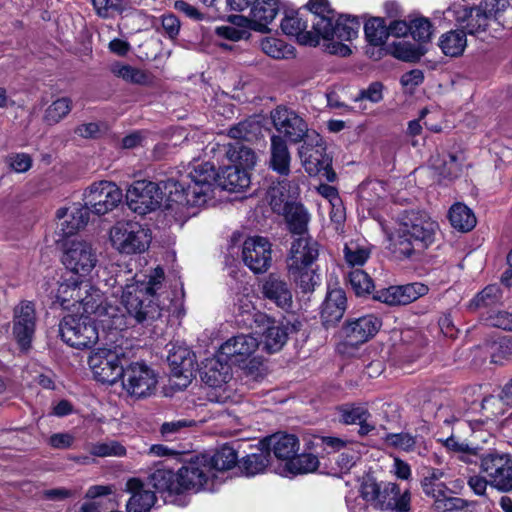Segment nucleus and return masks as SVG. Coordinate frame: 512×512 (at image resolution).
I'll list each match as a JSON object with an SVG mask.
<instances>
[{
	"label": "nucleus",
	"instance_id": "1",
	"mask_svg": "<svg viewBox=\"0 0 512 512\" xmlns=\"http://www.w3.org/2000/svg\"><path fill=\"white\" fill-rule=\"evenodd\" d=\"M163 279L164 271L157 267L147 282L126 284L121 294L122 307H114L107 302L104 304L99 289L73 276L59 282L55 294L52 290L50 295L66 310L96 315L103 329L123 330L130 324L129 320L141 323L160 316L161 308L156 293Z\"/></svg>",
	"mask_w": 512,
	"mask_h": 512
},
{
	"label": "nucleus",
	"instance_id": "2",
	"mask_svg": "<svg viewBox=\"0 0 512 512\" xmlns=\"http://www.w3.org/2000/svg\"><path fill=\"white\" fill-rule=\"evenodd\" d=\"M228 192L245 191L251 183L250 173L225 165L219 174L209 162L194 161L188 165L185 176L179 180L169 178L163 182V188L168 191L165 201L167 215L177 222H184L192 214L190 207H200L214 199L215 182Z\"/></svg>",
	"mask_w": 512,
	"mask_h": 512
},
{
	"label": "nucleus",
	"instance_id": "3",
	"mask_svg": "<svg viewBox=\"0 0 512 512\" xmlns=\"http://www.w3.org/2000/svg\"><path fill=\"white\" fill-rule=\"evenodd\" d=\"M237 459L236 451L228 445L213 455L201 454L191 458L178 470L182 493L214 491L225 481L227 471L236 465Z\"/></svg>",
	"mask_w": 512,
	"mask_h": 512
},
{
	"label": "nucleus",
	"instance_id": "4",
	"mask_svg": "<svg viewBox=\"0 0 512 512\" xmlns=\"http://www.w3.org/2000/svg\"><path fill=\"white\" fill-rule=\"evenodd\" d=\"M439 230L438 222L427 212L404 211L399 216L395 233L389 237L394 254L407 259L421 255L435 243Z\"/></svg>",
	"mask_w": 512,
	"mask_h": 512
},
{
	"label": "nucleus",
	"instance_id": "5",
	"mask_svg": "<svg viewBox=\"0 0 512 512\" xmlns=\"http://www.w3.org/2000/svg\"><path fill=\"white\" fill-rule=\"evenodd\" d=\"M308 10L314 14L313 30L319 37L328 41L329 53L347 56L351 53L345 42L351 39V22L349 16H340L334 23L335 13L328 0H309Z\"/></svg>",
	"mask_w": 512,
	"mask_h": 512
},
{
	"label": "nucleus",
	"instance_id": "6",
	"mask_svg": "<svg viewBox=\"0 0 512 512\" xmlns=\"http://www.w3.org/2000/svg\"><path fill=\"white\" fill-rule=\"evenodd\" d=\"M319 256L318 243L310 235L293 237L287 255V269L291 278L304 290L313 289L315 274L312 264Z\"/></svg>",
	"mask_w": 512,
	"mask_h": 512
},
{
	"label": "nucleus",
	"instance_id": "7",
	"mask_svg": "<svg viewBox=\"0 0 512 512\" xmlns=\"http://www.w3.org/2000/svg\"><path fill=\"white\" fill-rule=\"evenodd\" d=\"M509 5L508 0H483L477 7L469 8L456 3L450 6L446 18H454L457 24L463 26L469 34L485 31L489 23Z\"/></svg>",
	"mask_w": 512,
	"mask_h": 512
},
{
	"label": "nucleus",
	"instance_id": "8",
	"mask_svg": "<svg viewBox=\"0 0 512 512\" xmlns=\"http://www.w3.org/2000/svg\"><path fill=\"white\" fill-rule=\"evenodd\" d=\"M111 247L122 255H137L148 250L151 241V230L137 221L120 220L109 230Z\"/></svg>",
	"mask_w": 512,
	"mask_h": 512
},
{
	"label": "nucleus",
	"instance_id": "9",
	"mask_svg": "<svg viewBox=\"0 0 512 512\" xmlns=\"http://www.w3.org/2000/svg\"><path fill=\"white\" fill-rule=\"evenodd\" d=\"M90 315L83 314V311L76 315L69 314L60 322V334L64 342L71 347L78 349L89 348L99 339V332L96 327L98 322L95 316L94 321L89 318Z\"/></svg>",
	"mask_w": 512,
	"mask_h": 512
},
{
	"label": "nucleus",
	"instance_id": "10",
	"mask_svg": "<svg viewBox=\"0 0 512 512\" xmlns=\"http://www.w3.org/2000/svg\"><path fill=\"white\" fill-rule=\"evenodd\" d=\"M125 360L121 347H99L92 351L88 363L97 381L113 384L120 378Z\"/></svg>",
	"mask_w": 512,
	"mask_h": 512
},
{
	"label": "nucleus",
	"instance_id": "11",
	"mask_svg": "<svg viewBox=\"0 0 512 512\" xmlns=\"http://www.w3.org/2000/svg\"><path fill=\"white\" fill-rule=\"evenodd\" d=\"M122 388L135 399H143L154 394L158 383L155 371L143 362H133L123 369Z\"/></svg>",
	"mask_w": 512,
	"mask_h": 512
},
{
	"label": "nucleus",
	"instance_id": "12",
	"mask_svg": "<svg viewBox=\"0 0 512 512\" xmlns=\"http://www.w3.org/2000/svg\"><path fill=\"white\" fill-rule=\"evenodd\" d=\"M259 341L251 334H237L227 339L219 348L220 357L230 363L251 371L260 361L254 356L259 348Z\"/></svg>",
	"mask_w": 512,
	"mask_h": 512
},
{
	"label": "nucleus",
	"instance_id": "13",
	"mask_svg": "<svg viewBox=\"0 0 512 512\" xmlns=\"http://www.w3.org/2000/svg\"><path fill=\"white\" fill-rule=\"evenodd\" d=\"M123 197L121 189L113 182L102 180L92 183L83 193L84 207L98 216L115 209Z\"/></svg>",
	"mask_w": 512,
	"mask_h": 512
},
{
	"label": "nucleus",
	"instance_id": "14",
	"mask_svg": "<svg viewBox=\"0 0 512 512\" xmlns=\"http://www.w3.org/2000/svg\"><path fill=\"white\" fill-rule=\"evenodd\" d=\"M298 154L305 171L310 176L323 173L328 181L335 179V174L328 170L330 159L325 153V145L321 136L315 131L303 140Z\"/></svg>",
	"mask_w": 512,
	"mask_h": 512
},
{
	"label": "nucleus",
	"instance_id": "15",
	"mask_svg": "<svg viewBox=\"0 0 512 512\" xmlns=\"http://www.w3.org/2000/svg\"><path fill=\"white\" fill-rule=\"evenodd\" d=\"M126 201L129 209L134 213L146 215L161 206L162 188L152 181H134L126 191Z\"/></svg>",
	"mask_w": 512,
	"mask_h": 512
},
{
	"label": "nucleus",
	"instance_id": "16",
	"mask_svg": "<svg viewBox=\"0 0 512 512\" xmlns=\"http://www.w3.org/2000/svg\"><path fill=\"white\" fill-rule=\"evenodd\" d=\"M62 262L73 274L89 276L98 263L96 248L89 241L73 240L64 250Z\"/></svg>",
	"mask_w": 512,
	"mask_h": 512
},
{
	"label": "nucleus",
	"instance_id": "17",
	"mask_svg": "<svg viewBox=\"0 0 512 512\" xmlns=\"http://www.w3.org/2000/svg\"><path fill=\"white\" fill-rule=\"evenodd\" d=\"M481 472L489 478V485L500 492L512 491V456L505 453H487L481 458Z\"/></svg>",
	"mask_w": 512,
	"mask_h": 512
},
{
	"label": "nucleus",
	"instance_id": "18",
	"mask_svg": "<svg viewBox=\"0 0 512 512\" xmlns=\"http://www.w3.org/2000/svg\"><path fill=\"white\" fill-rule=\"evenodd\" d=\"M170 381L177 389H185L195 373V355L186 346H173L169 350Z\"/></svg>",
	"mask_w": 512,
	"mask_h": 512
},
{
	"label": "nucleus",
	"instance_id": "19",
	"mask_svg": "<svg viewBox=\"0 0 512 512\" xmlns=\"http://www.w3.org/2000/svg\"><path fill=\"white\" fill-rule=\"evenodd\" d=\"M242 260L254 273H264L271 266L272 245L262 236H251L242 244Z\"/></svg>",
	"mask_w": 512,
	"mask_h": 512
},
{
	"label": "nucleus",
	"instance_id": "20",
	"mask_svg": "<svg viewBox=\"0 0 512 512\" xmlns=\"http://www.w3.org/2000/svg\"><path fill=\"white\" fill-rule=\"evenodd\" d=\"M274 128L291 143L303 141L311 132L306 122L293 110L279 106L271 113Z\"/></svg>",
	"mask_w": 512,
	"mask_h": 512
},
{
	"label": "nucleus",
	"instance_id": "21",
	"mask_svg": "<svg viewBox=\"0 0 512 512\" xmlns=\"http://www.w3.org/2000/svg\"><path fill=\"white\" fill-rule=\"evenodd\" d=\"M36 328L35 306L30 301H22L14 308L13 335L19 346L30 347Z\"/></svg>",
	"mask_w": 512,
	"mask_h": 512
},
{
	"label": "nucleus",
	"instance_id": "22",
	"mask_svg": "<svg viewBox=\"0 0 512 512\" xmlns=\"http://www.w3.org/2000/svg\"><path fill=\"white\" fill-rule=\"evenodd\" d=\"M429 287L421 282H412L405 285H395L382 289L373 295V300L383 302L390 306L408 305L425 296Z\"/></svg>",
	"mask_w": 512,
	"mask_h": 512
},
{
	"label": "nucleus",
	"instance_id": "23",
	"mask_svg": "<svg viewBox=\"0 0 512 512\" xmlns=\"http://www.w3.org/2000/svg\"><path fill=\"white\" fill-rule=\"evenodd\" d=\"M57 228L63 237L75 235L88 223L89 212L79 203H73L68 207L58 209Z\"/></svg>",
	"mask_w": 512,
	"mask_h": 512
},
{
	"label": "nucleus",
	"instance_id": "24",
	"mask_svg": "<svg viewBox=\"0 0 512 512\" xmlns=\"http://www.w3.org/2000/svg\"><path fill=\"white\" fill-rule=\"evenodd\" d=\"M281 29L284 34L296 37L301 45L317 46L320 37L315 31H307V20H305L299 11L288 10L281 21Z\"/></svg>",
	"mask_w": 512,
	"mask_h": 512
},
{
	"label": "nucleus",
	"instance_id": "25",
	"mask_svg": "<svg viewBox=\"0 0 512 512\" xmlns=\"http://www.w3.org/2000/svg\"><path fill=\"white\" fill-rule=\"evenodd\" d=\"M267 454H271L283 465L290 461L299 450V440L292 434L276 433L260 441Z\"/></svg>",
	"mask_w": 512,
	"mask_h": 512
},
{
	"label": "nucleus",
	"instance_id": "26",
	"mask_svg": "<svg viewBox=\"0 0 512 512\" xmlns=\"http://www.w3.org/2000/svg\"><path fill=\"white\" fill-rule=\"evenodd\" d=\"M253 295L250 293L239 294L234 304V316L236 323L246 328H261L268 321V316L257 310Z\"/></svg>",
	"mask_w": 512,
	"mask_h": 512
},
{
	"label": "nucleus",
	"instance_id": "27",
	"mask_svg": "<svg viewBox=\"0 0 512 512\" xmlns=\"http://www.w3.org/2000/svg\"><path fill=\"white\" fill-rule=\"evenodd\" d=\"M479 407L484 419L467 421L474 433L480 431L482 426L489 429L496 418L503 416L506 411L510 409L506 402H504V396L501 391L498 395H487L483 397Z\"/></svg>",
	"mask_w": 512,
	"mask_h": 512
},
{
	"label": "nucleus",
	"instance_id": "28",
	"mask_svg": "<svg viewBox=\"0 0 512 512\" xmlns=\"http://www.w3.org/2000/svg\"><path fill=\"white\" fill-rule=\"evenodd\" d=\"M411 496L409 491L401 493L400 487L393 482L380 483L375 507L379 510H409Z\"/></svg>",
	"mask_w": 512,
	"mask_h": 512
},
{
	"label": "nucleus",
	"instance_id": "29",
	"mask_svg": "<svg viewBox=\"0 0 512 512\" xmlns=\"http://www.w3.org/2000/svg\"><path fill=\"white\" fill-rule=\"evenodd\" d=\"M230 361L220 357V352L207 360L201 373L202 381L212 388H221L232 377Z\"/></svg>",
	"mask_w": 512,
	"mask_h": 512
},
{
	"label": "nucleus",
	"instance_id": "30",
	"mask_svg": "<svg viewBox=\"0 0 512 512\" xmlns=\"http://www.w3.org/2000/svg\"><path fill=\"white\" fill-rule=\"evenodd\" d=\"M251 8L249 25L252 30L267 33L268 25L275 19L278 10V0H254Z\"/></svg>",
	"mask_w": 512,
	"mask_h": 512
},
{
	"label": "nucleus",
	"instance_id": "31",
	"mask_svg": "<svg viewBox=\"0 0 512 512\" xmlns=\"http://www.w3.org/2000/svg\"><path fill=\"white\" fill-rule=\"evenodd\" d=\"M264 329L262 344L266 351L274 353L282 349L288 339L289 333L294 329L288 323H283L268 317V321L261 326Z\"/></svg>",
	"mask_w": 512,
	"mask_h": 512
},
{
	"label": "nucleus",
	"instance_id": "32",
	"mask_svg": "<svg viewBox=\"0 0 512 512\" xmlns=\"http://www.w3.org/2000/svg\"><path fill=\"white\" fill-rule=\"evenodd\" d=\"M143 483L138 478H130L126 482V491L131 494L126 504L127 512H148L156 501L152 491L145 490Z\"/></svg>",
	"mask_w": 512,
	"mask_h": 512
},
{
	"label": "nucleus",
	"instance_id": "33",
	"mask_svg": "<svg viewBox=\"0 0 512 512\" xmlns=\"http://www.w3.org/2000/svg\"><path fill=\"white\" fill-rule=\"evenodd\" d=\"M262 293L265 298L274 302L283 310L292 306V292L287 283L276 275H269L262 285Z\"/></svg>",
	"mask_w": 512,
	"mask_h": 512
},
{
	"label": "nucleus",
	"instance_id": "34",
	"mask_svg": "<svg viewBox=\"0 0 512 512\" xmlns=\"http://www.w3.org/2000/svg\"><path fill=\"white\" fill-rule=\"evenodd\" d=\"M425 52L426 50L421 44L415 45L409 41L398 40L388 43L385 48H379L378 55L375 59H379L383 55H391L404 62H415L418 61Z\"/></svg>",
	"mask_w": 512,
	"mask_h": 512
},
{
	"label": "nucleus",
	"instance_id": "35",
	"mask_svg": "<svg viewBox=\"0 0 512 512\" xmlns=\"http://www.w3.org/2000/svg\"><path fill=\"white\" fill-rule=\"evenodd\" d=\"M291 154L286 140L280 135L270 138L269 167L282 176L290 173Z\"/></svg>",
	"mask_w": 512,
	"mask_h": 512
},
{
	"label": "nucleus",
	"instance_id": "36",
	"mask_svg": "<svg viewBox=\"0 0 512 512\" xmlns=\"http://www.w3.org/2000/svg\"><path fill=\"white\" fill-rule=\"evenodd\" d=\"M298 195V185L288 180L278 182L268 191L269 202L274 212L283 211V208H286V206L295 204L296 202L294 200Z\"/></svg>",
	"mask_w": 512,
	"mask_h": 512
},
{
	"label": "nucleus",
	"instance_id": "37",
	"mask_svg": "<svg viewBox=\"0 0 512 512\" xmlns=\"http://www.w3.org/2000/svg\"><path fill=\"white\" fill-rule=\"evenodd\" d=\"M276 213L282 214L287 223L288 230L293 234V237H300L308 234V223L310 216L305 207L300 203L290 204L283 208V211Z\"/></svg>",
	"mask_w": 512,
	"mask_h": 512
},
{
	"label": "nucleus",
	"instance_id": "38",
	"mask_svg": "<svg viewBox=\"0 0 512 512\" xmlns=\"http://www.w3.org/2000/svg\"><path fill=\"white\" fill-rule=\"evenodd\" d=\"M319 459L312 453H302L293 456L290 461L279 467L276 472L283 477H294L296 475L315 472L319 467Z\"/></svg>",
	"mask_w": 512,
	"mask_h": 512
},
{
	"label": "nucleus",
	"instance_id": "39",
	"mask_svg": "<svg viewBox=\"0 0 512 512\" xmlns=\"http://www.w3.org/2000/svg\"><path fill=\"white\" fill-rule=\"evenodd\" d=\"M347 299L341 289H332L328 292L322 305L321 318L324 324H333L343 317L346 309Z\"/></svg>",
	"mask_w": 512,
	"mask_h": 512
},
{
	"label": "nucleus",
	"instance_id": "40",
	"mask_svg": "<svg viewBox=\"0 0 512 512\" xmlns=\"http://www.w3.org/2000/svg\"><path fill=\"white\" fill-rule=\"evenodd\" d=\"M229 166L243 169L250 173L257 163V156L255 152L242 144L235 142L228 144L225 153Z\"/></svg>",
	"mask_w": 512,
	"mask_h": 512
},
{
	"label": "nucleus",
	"instance_id": "41",
	"mask_svg": "<svg viewBox=\"0 0 512 512\" xmlns=\"http://www.w3.org/2000/svg\"><path fill=\"white\" fill-rule=\"evenodd\" d=\"M430 167L444 179H454L461 173L462 163L452 153H436L430 158Z\"/></svg>",
	"mask_w": 512,
	"mask_h": 512
},
{
	"label": "nucleus",
	"instance_id": "42",
	"mask_svg": "<svg viewBox=\"0 0 512 512\" xmlns=\"http://www.w3.org/2000/svg\"><path fill=\"white\" fill-rule=\"evenodd\" d=\"M148 482L159 492L182 493L178 472L174 473L170 469L157 468L149 475Z\"/></svg>",
	"mask_w": 512,
	"mask_h": 512
},
{
	"label": "nucleus",
	"instance_id": "43",
	"mask_svg": "<svg viewBox=\"0 0 512 512\" xmlns=\"http://www.w3.org/2000/svg\"><path fill=\"white\" fill-rule=\"evenodd\" d=\"M385 194L382 182L370 180L361 184L358 188V198L362 210L367 209L369 215H374L373 210L379 205L380 199Z\"/></svg>",
	"mask_w": 512,
	"mask_h": 512
},
{
	"label": "nucleus",
	"instance_id": "44",
	"mask_svg": "<svg viewBox=\"0 0 512 512\" xmlns=\"http://www.w3.org/2000/svg\"><path fill=\"white\" fill-rule=\"evenodd\" d=\"M231 24L221 25L215 28V34L222 39L231 41H239L248 38L250 35L251 27L247 17L234 15L230 16Z\"/></svg>",
	"mask_w": 512,
	"mask_h": 512
},
{
	"label": "nucleus",
	"instance_id": "45",
	"mask_svg": "<svg viewBox=\"0 0 512 512\" xmlns=\"http://www.w3.org/2000/svg\"><path fill=\"white\" fill-rule=\"evenodd\" d=\"M467 46L466 33L463 30H451L440 37L439 47L446 56H460Z\"/></svg>",
	"mask_w": 512,
	"mask_h": 512
},
{
	"label": "nucleus",
	"instance_id": "46",
	"mask_svg": "<svg viewBox=\"0 0 512 512\" xmlns=\"http://www.w3.org/2000/svg\"><path fill=\"white\" fill-rule=\"evenodd\" d=\"M451 225L463 232L472 230L476 225V217L472 210L461 203L454 204L449 210Z\"/></svg>",
	"mask_w": 512,
	"mask_h": 512
},
{
	"label": "nucleus",
	"instance_id": "47",
	"mask_svg": "<svg viewBox=\"0 0 512 512\" xmlns=\"http://www.w3.org/2000/svg\"><path fill=\"white\" fill-rule=\"evenodd\" d=\"M380 326L381 321L373 315H366L354 320V344L368 341L378 332Z\"/></svg>",
	"mask_w": 512,
	"mask_h": 512
},
{
	"label": "nucleus",
	"instance_id": "48",
	"mask_svg": "<svg viewBox=\"0 0 512 512\" xmlns=\"http://www.w3.org/2000/svg\"><path fill=\"white\" fill-rule=\"evenodd\" d=\"M271 464V458L260 445L259 452L247 455L242 460V471L246 476L263 473Z\"/></svg>",
	"mask_w": 512,
	"mask_h": 512
},
{
	"label": "nucleus",
	"instance_id": "49",
	"mask_svg": "<svg viewBox=\"0 0 512 512\" xmlns=\"http://www.w3.org/2000/svg\"><path fill=\"white\" fill-rule=\"evenodd\" d=\"M111 72L128 83L145 85L150 82L147 72L128 64L117 62L111 66Z\"/></svg>",
	"mask_w": 512,
	"mask_h": 512
},
{
	"label": "nucleus",
	"instance_id": "50",
	"mask_svg": "<svg viewBox=\"0 0 512 512\" xmlns=\"http://www.w3.org/2000/svg\"><path fill=\"white\" fill-rule=\"evenodd\" d=\"M262 51L275 59H287L294 56V47L283 40L267 37L261 41Z\"/></svg>",
	"mask_w": 512,
	"mask_h": 512
},
{
	"label": "nucleus",
	"instance_id": "51",
	"mask_svg": "<svg viewBox=\"0 0 512 512\" xmlns=\"http://www.w3.org/2000/svg\"><path fill=\"white\" fill-rule=\"evenodd\" d=\"M502 297L501 289L497 285H488L479 292L468 304L470 311L497 304Z\"/></svg>",
	"mask_w": 512,
	"mask_h": 512
},
{
	"label": "nucleus",
	"instance_id": "52",
	"mask_svg": "<svg viewBox=\"0 0 512 512\" xmlns=\"http://www.w3.org/2000/svg\"><path fill=\"white\" fill-rule=\"evenodd\" d=\"M366 40L371 46L380 47L387 39V27L381 18H372L364 25Z\"/></svg>",
	"mask_w": 512,
	"mask_h": 512
},
{
	"label": "nucleus",
	"instance_id": "53",
	"mask_svg": "<svg viewBox=\"0 0 512 512\" xmlns=\"http://www.w3.org/2000/svg\"><path fill=\"white\" fill-rule=\"evenodd\" d=\"M72 109V100L61 97L53 101L45 110L44 120L48 124H56L65 118Z\"/></svg>",
	"mask_w": 512,
	"mask_h": 512
},
{
	"label": "nucleus",
	"instance_id": "54",
	"mask_svg": "<svg viewBox=\"0 0 512 512\" xmlns=\"http://www.w3.org/2000/svg\"><path fill=\"white\" fill-rule=\"evenodd\" d=\"M89 451L95 457H124L127 453L126 448L117 440H107L104 442L93 443L89 446Z\"/></svg>",
	"mask_w": 512,
	"mask_h": 512
},
{
	"label": "nucleus",
	"instance_id": "55",
	"mask_svg": "<svg viewBox=\"0 0 512 512\" xmlns=\"http://www.w3.org/2000/svg\"><path fill=\"white\" fill-rule=\"evenodd\" d=\"M432 33V24L427 18L419 17L410 21V34L419 44L429 42Z\"/></svg>",
	"mask_w": 512,
	"mask_h": 512
},
{
	"label": "nucleus",
	"instance_id": "56",
	"mask_svg": "<svg viewBox=\"0 0 512 512\" xmlns=\"http://www.w3.org/2000/svg\"><path fill=\"white\" fill-rule=\"evenodd\" d=\"M375 285L372 278L364 270L354 268V295L365 297L374 295Z\"/></svg>",
	"mask_w": 512,
	"mask_h": 512
},
{
	"label": "nucleus",
	"instance_id": "57",
	"mask_svg": "<svg viewBox=\"0 0 512 512\" xmlns=\"http://www.w3.org/2000/svg\"><path fill=\"white\" fill-rule=\"evenodd\" d=\"M422 489L425 495L432 497L435 501V507L451 493V490L442 482L434 481L433 478H424Z\"/></svg>",
	"mask_w": 512,
	"mask_h": 512
},
{
	"label": "nucleus",
	"instance_id": "58",
	"mask_svg": "<svg viewBox=\"0 0 512 512\" xmlns=\"http://www.w3.org/2000/svg\"><path fill=\"white\" fill-rule=\"evenodd\" d=\"M354 425H359L358 434L366 436L375 430V423L368 410L364 406H354Z\"/></svg>",
	"mask_w": 512,
	"mask_h": 512
},
{
	"label": "nucleus",
	"instance_id": "59",
	"mask_svg": "<svg viewBox=\"0 0 512 512\" xmlns=\"http://www.w3.org/2000/svg\"><path fill=\"white\" fill-rule=\"evenodd\" d=\"M385 441L388 445L404 451H410L414 448L415 438L408 433L387 434Z\"/></svg>",
	"mask_w": 512,
	"mask_h": 512
},
{
	"label": "nucleus",
	"instance_id": "60",
	"mask_svg": "<svg viewBox=\"0 0 512 512\" xmlns=\"http://www.w3.org/2000/svg\"><path fill=\"white\" fill-rule=\"evenodd\" d=\"M352 468L351 458L348 454H341L333 467V475L344 481L345 485L350 483V470Z\"/></svg>",
	"mask_w": 512,
	"mask_h": 512
},
{
	"label": "nucleus",
	"instance_id": "61",
	"mask_svg": "<svg viewBox=\"0 0 512 512\" xmlns=\"http://www.w3.org/2000/svg\"><path fill=\"white\" fill-rule=\"evenodd\" d=\"M7 163L17 173H24L32 166V159L26 153H12L7 157Z\"/></svg>",
	"mask_w": 512,
	"mask_h": 512
},
{
	"label": "nucleus",
	"instance_id": "62",
	"mask_svg": "<svg viewBox=\"0 0 512 512\" xmlns=\"http://www.w3.org/2000/svg\"><path fill=\"white\" fill-rule=\"evenodd\" d=\"M196 424L194 420L178 419L170 422H165L161 426V434L169 438L174 434L180 433L183 429L192 427Z\"/></svg>",
	"mask_w": 512,
	"mask_h": 512
},
{
	"label": "nucleus",
	"instance_id": "63",
	"mask_svg": "<svg viewBox=\"0 0 512 512\" xmlns=\"http://www.w3.org/2000/svg\"><path fill=\"white\" fill-rule=\"evenodd\" d=\"M380 484L372 478H367L361 483L360 495L366 501L375 506Z\"/></svg>",
	"mask_w": 512,
	"mask_h": 512
},
{
	"label": "nucleus",
	"instance_id": "64",
	"mask_svg": "<svg viewBox=\"0 0 512 512\" xmlns=\"http://www.w3.org/2000/svg\"><path fill=\"white\" fill-rule=\"evenodd\" d=\"M486 321L490 326L512 331V313L506 311H498L489 315Z\"/></svg>",
	"mask_w": 512,
	"mask_h": 512
}]
</instances>
